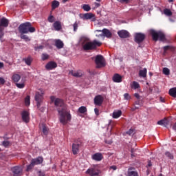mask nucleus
Returning a JSON list of instances; mask_svg holds the SVG:
<instances>
[{
    "label": "nucleus",
    "mask_w": 176,
    "mask_h": 176,
    "mask_svg": "<svg viewBox=\"0 0 176 176\" xmlns=\"http://www.w3.org/2000/svg\"><path fill=\"white\" fill-rule=\"evenodd\" d=\"M48 21L50 23H54V16H50L48 17Z\"/></svg>",
    "instance_id": "46"
},
{
    "label": "nucleus",
    "mask_w": 176,
    "mask_h": 176,
    "mask_svg": "<svg viewBox=\"0 0 176 176\" xmlns=\"http://www.w3.org/2000/svg\"><path fill=\"white\" fill-rule=\"evenodd\" d=\"M73 27H74V32H76V30H78V23H75L74 25H73Z\"/></svg>",
    "instance_id": "50"
},
{
    "label": "nucleus",
    "mask_w": 176,
    "mask_h": 176,
    "mask_svg": "<svg viewBox=\"0 0 176 176\" xmlns=\"http://www.w3.org/2000/svg\"><path fill=\"white\" fill-rule=\"evenodd\" d=\"M166 124V121L164 120H160L157 122V124L159 125H165Z\"/></svg>",
    "instance_id": "45"
},
{
    "label": "nucleus",
    "mask_w": 176,
    "mask_h": 176,
    "mask_svg": "<svg viewBox=\"0 0 176 176\" xmlns=\"http://www.w3.org/2000/svg\"><path fill=\"white\" fill-rule=\"evenodd\" d=\"M163 73L165 74V75H169L170 74V70L168 69V68H166V67H165V68H164V69H163Z\"/></svg>",
    "instance_id": "41"
},
{
    "label": "nucleus",
    "mask_w": 176,
    "mask_h": 176,
    "mask_svg": "<svg viewBox=\"0 0 176 176\" xmlns=\"http://www.w3.org/2000/svg\"><path fill=\"white\" fill-rule=\"evenodd\" d=\"M122 115V111L120 110H118V111H114L113 113V118L116 119L118 118Z\"/></svg>",
    "instance_id": "31"
},
{
    "label": "nucleus",
    "mask_w": 176,
    "mask_h": 176,
    "mask_svg": "<svg viewBox=\"0 0 176 176\" xmlns=\"http://www.w3.org/2000/svg\"><path fill=\"white\" fill-rule=\"evenodd\" d=\"M147 74V69L144 68L142 70H140L139 72V76L142 78H146Z\"/></svg>",
    "instance_id": "26"
},
{
    "label": "nucleus",
    "mask_w": 176,
    "mask_h": 176,
    "mask_svg": "<svg viewBox=\"0 0 176 176\" xmlns=\"http://www.w3.org/2000/svg\"><path fill=\"white\" fill-rule=\"evenodd\" d=\"M134 151H135V150H134V148H131V156L133 157V156H135L134 155Z\"/></svg>",
    "instance_id": "61"
},
{
    "label": "nucleus",
    "mask_w": 176,
    "mask_h": 176,
    "mask_svg": "<svg viewBox=\"0 0 176 176\" xmlns=\"http://www.w3.org/2000/svg\"><path fill=\"white\" fill-rule=\"evenodd\" d=\"M171 48L170 46H165L164 47V52H166L167 50H170Z\"/></svg>",
    "instance_id": "56"
},
{
    "label": "nucleus",
    "mask_w": 176,
    "mask_h": 176,
    "mask_svg": "<svg viewBox=\"0 0 176 176\" xmlns=\"http://www.w3.org/2000/svg\"><path fill=\"white\" fill-rule=\"evenodd\" d=\"M78 112L80 113H85L87 112V108L86 107L82 106L78 108Z\"/></svg>",
    "instance_id": "34"
},
{
    "label": "nucleus",
    "mask_w": 176,
    "mask_h": 176,
    "mask_svg": "<svg viewBox=\"0 0 176 176\" xmlns=\"http://www.w3.org/2000/svg\"><path fill=\"white\" fill-rule=\"evenodd\" d=\"M113 81L115 82H122V76L118 74H114L113 76Z\"/></svg>",
    "instance_id": "23"
},
{
    "label": "nucleus",
    "mask_w": 176,
    "mask_h": 176,
    "mask_svg": "<svg viewBox=\"0 0 176 176\" xmlns=\"http://www.w3.org/2000/svg\"><path fill=\"white\" fill-rule=\"evenodd\" d=\"M0 26L7 28L9 26V21L6 18L3 17L0 20Z\"/></svg>",
    "instance_id": "19"
},
{
    "label": "nucleus",
    "mask_w": 176,
    "mask_h": 176,
    "mask_svg": "<svg viewBox=\"0 0 176 176\" xmlns=\"http://www.w3.org/2000/svg\"><path fill=\"white\" fill-rule=\"evenodd\" d=\"M133 170H135V168L133 167H130L128 169V172H127L128 176H138V172H136Z\"/></svg>",
    "instance_id": "20"
},
{
    "label": "nucleus",
    "mask_w": 176,
    "mask_h": 176,
    "mask_svg": "<svg viewBox=\"0 0 176 176\" xmlns=\"http://www.w3.org/2000/svg\"><path fill=\"white\" fill-rule=\"evenodd\" d=\"M0 32H4L3 26H0Z\"/></svg>",
    "instance_id": "59"
},
{
    "label": "nucleus",
    "mask_w": 176,
    "mask_h": 176,
    "mask_svg": "<svg viewBox=\"0 0 176 176\" xmlns=\"http://www.w3.org/2000/svg\"><path fill=\"white\" fill-rule=\"evenodd\" d=\"M10 144V142L9 141H3L2 142V145L5 147L9 146Z\"/></svg>",
    "instance_id": "42"
},
{
    "label": "nucleus",
    "mask_w": 176,
    "mask_h": 176,
    "mask_svg": "<svg viewBox=\"0 0 176 176\" xmlns=\"http://www.w3.org/2000/svg\"><path fill=\"white\" fill-rule=\"evenodd\" d=\"M20 38L23 40H24L25 42H30L31 41V38L25 34H20Z\"/></svg>",
    "instance_id": "27"
},
{
    "label": "nucleus",
    "mask_w": 176,
    "mask_h": 176,
    "mask_svg": "<svg viewBox=\"0 0 176 176\" xmlns=\"http://www.w3.org/2000/svg\"><path fill=\"white\" fill-rule=\"evenodd\" d=\"M42 131L44 135H48L49 133V129L45 124H42Z\"/></svg>",
    "instance_id": "33"
},
{
    "label": "nucleus",
    "mask_w": 176,
    "mask_h": 176,
    "mask_svg": "<svg viewBox=\"0 0 176 176\" xmlns=\"http://www.w3.org/2000/svg\"><path fill=\"white\" fill-rule=\"evenodd\" d=\"M57 49H63L64 47V43L60 39L55 40V45Z\"/></svg>",
    "instance_id": "21"
},
{
    "label": "nucleus",
    "mask_w": 176,
    "mask_h": 176,
    "mask_svg": "<svg viewBox=\"0 0 176 176\" xmlns=\"http://www.w3.org/2000/svg\"><path fill=\"white\" fill-rule=\"evenodd\" d=\"M70 74H72L73 76L76 78H80L82 77V72H76V71H72L69 72Z\"/></svg>",
    "instance_id": "25"
},
{
    "label": "nucleus",
    "mask_w": 176,
    "mask_h": 176,
    "mask_svg": "<svg viewBox=\"0 0 176 176\" xmlns=\"http://www.w3.org/2000/svg\"><path fill=\"white\" fill-rule=\"evenodd\" d=\"M53 27L56 31H60L62 30V25L60 21H55L53 24Z\"/></svg>",
    "instance_id": "22"
},
{
    "label": "nucleus",
    "mask_w": 176,
    "mask_h": 176,
    "mask_svg": "<svg viewBox=\"0 0 176 176\" xmlns=\"http://www.w3.org/2000/svg\"><path fill=\"white\" fill-rule=\"evenodd\" d=\"M38 176H45V172L42 171V170H39L38 171Z\"/></svg>",
    "instance_id": "51"
},
{
    "label": "nucleus",
    "mask_w": 176,
    "mask_h": 176,
    "mask_svg": "<svg viewBox=\"0 0 176 176\" xmlns=\"http://www.w3.org/2000/svg\"><path fill=\"white\" fill-rule=\"evenodd\" d=\"M60 6V2L54 0L52 2V10H54Z\"/></svg>",
    "instance_id": "24"
},
{
    "label": "nucleus",
    "mask_w": 176,
    "mask_h": 176,
    "mask_svg": "<svg viewBox=\"0 0 176 176\" xmlns=\"http://www.w3.org/2000/svg\"><path fill=\"white\" fill-rule=\"evenodd\" d=\"M80 18L84 21L91 20V21H96V14L89 12L85 14H80Z\"/></svg>",
    "instance_id": "7"
},
{
    "label": "nucleus",
    "mask_w": 176,
    "mask_h": 176,
    "mask_svg": "<svg viewBox=\"0 0 176 176\" xmlns=\"http://www.w3.org/2000/svg\"><path fill=\"white\" fill-rule=\"evenodd\" d=\"M150 34L152 36L153 40L157 41L158 40L164 41L166 39L165 35L162 32H156L154 30H150Z\"/></svg>",
    "instance_id": "4"
},
{
    "label": "nucleus",
    "mask_w": 176,
    "mask_h": 176,
    "mask_svg": "<svg viewBox=\"0 0 176 176\" xmlns=\"http://www.w3.org/2000/svg\"><path fill=\"white\" fill-rule=\"evenodd\" d=\"M118 2L121 3H128L130 0H117Z\"/></svg>",
    "instance_id": "48"
},
{
    "label": "nucleus",
    "mask_w": 176,
    "mask_h": 176,
    "mask_svg": "<svg viewBox=\"0 0 176 176\" xmlns=\"http://www.w3.org/2000/svg\"><path fill=\"white\" fill-rule=\"evenodd\" d=\"M95 63L97 68H101L105 67V60L102 55H97L95 58Z\"/></svg>",
    "instance_id": "5"
},
{
    "label": "nucleus",
    "mask_w": 176,
    "mask_h": 176,
    "mask_svg": "<svg viewBox=\"0 0 176 176\" xmlns=\"http://www.w3.org/2000/svg\"><path fill=\"white\" fill-rule=\"evenodd\" d=\"M4 36V32H0V40L3 41V37Z\"/></svg>",
    "instance_id": "55"
},
{
    "label": "nucleus",
    "mask_w": 176,
    "mask_h": 176,
    "mask_svg": "<svg viewBox=\"0 0 176 176\" xmlns=\"http://www.w3.org/2000/svg\"><path fill=\"white\" fill-rule=\"evenodd\" d=\"M34 167H35V166L31 162L30 165L27 166L26 171H31V170L33 169Z\"/></svg>",
    "instance_id": "39"
},
{
    "label": "nucleus",
    "mask_w": 176,
    "mask_h": 176,
    "mask_svg": "<svg viewBox=\"0 0 176 176\" xmlns=\"http://www.w3.org/2000/svg\"><path fill=\"white\" fill-rule=\"evenodd\" d=\"M23 60L25 63L26 65L30 66L32 63V58L30 56H28L27 58H23Z\"/></svg>",
    "instance_id": "28"
},
{
    "label": "nucleus",
    "mask_w": 176,
    "mask_h": 176,
    "mask_svg": "<svg viewBox=\"0 0 176 176\" xmlns=\"http://www.w3.org/2000/svg\"><path fill=\"white\" fill-rule=\"evenodd\" d=\"M164 13L168 16H170L173 14L172 12L169 9H165L164 10Z\"/></svg>",
    "instance_id": "38"
},
{
    "label": "nucleus",
    "mask_w": 176,
    "mask_h": 176,
    "mask_svg": "<svg viewBox=\"0 0 176 176\" xmlns=\"http://www.w3.org/2000/svg\"><path fill=\"white\" fill-rule=\"evenodd\" d=\"M145 35L142 33H135L134 36V41L135 43L140 44L145 39Z\"/></svg>",
    "instance_id": "8"
},
{
    "label": "nucleus",
    "mask_w": 176,
    "mask_h": 176,
    "mask_svg": "<svg viewBox=\"0 0 176 176\" xmlns=\"http://www.w3.org/2000/svg\"><path fill=\"white\" fill-rule=\"evenodd\" d=\"M58 67V65L54 61H50L45 65V69L47 70H52Z\"/></svg>",
    "instance_id": "13"
},
{
    "label": "nucleus",
    "mask_w": 176,
    "mask_h": 176,
    "mask_svg": "<svg viewBox=\"0 0 176 176\" xmlns=\"http://www.w3.org/2000/svg\"><path fill=\"white\" fill-rule=\"evenodd\" d=\"M139 109V107L135 106L134 107L131 108V111H135L136 109Z\"/></svg>",
    "instance_id": "58"
},
{
    "label": "nucleus",
    "mask_w": 176,
    "mask_h": 176,
    "mask_svg": "<svg viewBox=\"0 0 176 176\" xmlns=\"http://www.w3.org/2000/svg\"><path fill=\"white\" fill-rule=\"evenodd\" d=\"M50 58V56L47 54H42V60H46Z\"/></svg>",
    "instance_id": "40"
},
{
    "label": "nucleus",
    "mask_w": 176,
    "mask_h": 176,
    "mask_svg": "<svg viewBox=\"0 0 176 176\" xmlns=\"http://www.w3.org/2000/svg\"><path fill=\"white\" fill-rule=\"evenodd\" d=\"M18 31L20 34H28L29 32L34 33L36 32V28L32 27L30 22H26L21 23L18 27Z\"/></svg>",
    "instance_id": "3"
},
{
    "label": "nucleus",
    "mask_w": 176,
    "mask_h": 176,
    "mask_svg": "<svg viewBox=\"0 0 176 176\" xmlns=\"http://www.w3.org/2000/svg\"><path fill=\"white\" fill-rule=\"evenodd\" d=\"M124 98L126 100H129L131 98V97L130 96V95L128 93H126L124 94Z\"/></svg>",
    "instance_id": "43"
},
{
    "label": "nucleus",
    "mask_w": 176,
    "mask_h": 176,
    "mask_svg": "<svg viewBox=\"0 0 176 176\" xmlns=\"http://www.w3.org/2000/svg\"><path fill=\"white\" fill-rule=\"evenodd\" d=\"M44 93L43 91H36L35 94V101L36 102V106L38 109H40L41 106V102L43 100Z\"/></svg>",
    "instance_id": "6"
},
{
    "label": "nucleus",
    "mask_w": 176,
    "mask_h": 176,
    "mask_svg": "<svg viewBox=\"0 0 176 176\" xmlns=\"http://www.w3.org/2000/svg\"><path fill=\"white\" fill-rule=\"evenodd\" d=\"M11 171L14 175H20L23 173V169L20 166H14L11 168Z\"/></svg>",
    "instance_id": "15"
},
{
    "label": "nucleus",
    "mask_w": 176,
    "mask_h": 176,
    "mask_svg": "<svg viewBox=\"0 0 176 176\" xmlns=\"http://www.w3.org/2000/svg\"><path fill=\"white\" fill-rule=\"evenodd\" d=\"M134 105H140L141 106V100H138L134 102Z\"/></svg>",
    "instance_id": "53"
},
{
    "label": "nucleus",
    "mask_w": 176,
    "mask_h": 176,
    "mask_svg": "<svg viewBox=\"0 0 176 176\" xmlns=\"http://www.w3.org/2000/svg\"><path fill=\"white\" fill-rule=\"evenodd\" d=\"M94 111L96 116H99L100 115V110H98V109L95 108L94 109Z\"/></svg>",
    "instance_id": "54"
},
{
    "label": "nucleus",
    "mask_w": 176,
    "mask_h": 176,
    "mask_svg": "<svg viewBox=\"0 0 176 176\" xmlns=\"http://www.w3.org/2000/svg\"><path fill=\"white\" fill-rule=\"evenodd\" d=\"M173 129L176 131V122L173 124Z\"/></svg>",
    "instance_id": "63"
},
{
    "label": "nucleus",
    "mask_w": 176,
    "mask_h": 176,
    "mask_svg": "<svg viewBox=\"0 0 176 176\" xmlns=\"http://www.w3.org/2000/svg\"><path fill=\"white\" fill-rule=\"evenodd\" d=\"M131 87L133 89H137L138 88H140V85L138 82H135V81H133L132 82V84H131Z\"/></svg>",
    "instance_id": "32"
},
{
    "label": "nucleus",
    "mask_w": 176,
    "mask_h": 176,
    "mask_svg": "<svg viewBox=\"0 0 176 176\" xmlns=\"http://www.w3.org/2000/svg\"><path fill=\"white\" fill-rule=\"evenodd\" d=\"M160 101L164 102L165 100L163 98L160 97Z\"/></svg>",
    "instance_id": "64"
},
{
    "label": "nucleus",
    "mask_w": 176,
    "mask_h": 176,
    "mask_svg": "<svg viewBox=\"0 0 176 176\" xmlns=\"http://www.w3.org/2000/svg\"><path fill=\"white\" fill-rule=\"evenodd\" d=\"M166 156H167L168 157H169L170 159H173V156L172 155V154L169 152H166L165 153Z\"/></svg>",
    "instance_id": "49"
},
{
    "label": "nucleus",
    "mask_w": 176,
    "mask_h": 176,
    "mask_svg": "<svg viewBox=\"0 0 176 176\" xmlns=\"http://www.w3.org/2000/svg\"><path fill=\"white\" fill-rule=\"evenodd\" d=\"M30 96H27L25 98V104L26 106H29L30 105Z\"/></svg>",
    "instance_id": "35"
},
{
    "label": "nucleus",
    "mask_w": 176,
    "mask_h": 176,
    "mask_svg": "<svg viewBox=\"0 0 176 176\" xmlns=\"http://www.w3.org/2000/svg\"><path fill=\"white\" fill-rule=\"evenodd\" d=\"M134 130L132 129H130L129 131L126 132V133L129 135H131L133 133Z\"/></svg>",
    "instance_id": "47"
},
{
    "label": "nucleus",
    "mask_w": 176,
    "mask_h": 176,
    "mask_svg": "<svg viewBox=\"0 0 176 176\" xmlns=\"http://www.w3.org/2000/svg\"><path fill=\"white\" fill-rule=\"evenodd\" d=\"M6 82V80L3 78L0 77V85H4Z\"/></svg>",
    "instance_id": "44"
},
{
    "label": "nucleus",
    "mask_w": 176,
    "mask_h": 176,
    "mask_svg": "<svg viewBox=\"0 0 176 176\" xmlns=\"http://www.w3.org/2000/svg\"><path fill=\"white\" fill-rule=\"evenodd\" d=\"M103 34L96 35V36H105L108 38H111L112 34L108 29H103L102 30Z\"/></svg>",
    "instance_id": "14"
},
{
    "label": "nucleus",
    "mask_w": 176,
    "mask_h": 176,
    "mask_svg": "<svg viewBox=\"0 0 176 176\" xmlns=\"http://www.w3.org/2000/svg\"><path fill=\"white\" fill-rule=\"evenodd\" d=\"M16 86L19 89H23L25 87V81H23L21 83H16Z\"/></svg>",
    "instance_id": "36"
},
{
    "label": "nucleus",
    "mask_w": 176,
    "mask_h": 176,
    "mask_svg": "<svg viewBox=\"0 0 176 176\" xmlns=\"http://www.w3.org/2000/svg\"><path fill=\"white\" fill-rule=\"evenodd\" d=\"M3 67H4V63L0 62V69H2V68H3Z\"/></svg>",
    "instance_id": "60"
},
{
    "label": "nucleus",
    "mask_w": 176,
    "mask_h": 176,
    "mask_svg": "<svg viewBox=\"0 0 176 176\" xmlns=\"http://www.w3.org/2000/svg\"><path fill=\"white\" fill-rule=\"evenodd\" d=\"M80 148V144L74 143L72 144V153H73V154L74 155L78 154V153L79 152V148Z\"/></svg>",
    "instance_id": "18"
},
{
    "label": "nucleus",
    "mask_w": 176,
    "mask_h": 176,
    "mask_svg": "<svg viewBox=\"0 0 176 176\" xmlns=\"http://www.w3.org/2000/svg\"><path fill=\"white\" fill-rule=\"evenodd\" d=\"M50 100L52 102L54 103V105L56 107H60L57 109L60 116V122L62 123L63 125L67 124L68 122L71 121L72 117L71 116L69 111L67 109V106L64 103V100L60 98H56L54 96L50 97Z\"/></svg>",
    "instance_id": "1"
},
{
    "label": "nucleus",
    "mask_w": 176,
    "mask_h": 176,
    "mask_svg": "<svg viewBox=\"0 0 176 176\" xmlns=\"http://www.w3.org/2000/svg\"><path fill=\"white\" fill-rule=\"evenodd\" d=\"M169 95L173 98H176V87L172 88L169 90Z\"/></svg>",
    "instance_id": "30"
},
{
    "label": "nucleus",
    "mask_w": 176,
    "mask_h": 176,
    "mask_svg": "<svg viewBox=\"0 0 176 176\" xmlns=\"http://www.w3.org/2000/svg\"><path fill=\"white\" fill-rule=\"evenodd\" d=\"M30 114L28 111H23L21 112V118L23 122L25 123H29L30 121Z\"/></svg>",
    "instance_id": "11"
},
{
    "label": "nucleus",
    "mask_w": 176,
    "mask_h": 176,
    "mask_svg": "<svg viewBox=\"0 0 176 176\" xmlns=\"http://www.w3.org/2000/svg\"><path fill=\"white\" fill-rule=\"evenodd\" d=\"M102 45V43L94 40L93 42H87V38H82V48L85 51H90L97 49V47H100Z\"/></svg>",
    "instance_id": "2"
},
{
    "label": "nucleus",
    "mask_w": 176,
    "mask_h": 176,
    "mask_svg": "<svg viewBox=\"0 0 176 176\" xmlns=\"http://www.w3.org/2000/svg\"><path fill=\"white\" fill-rule=\"evenodd\" d=\"M104 158L101 153H96L92 155V159L95 161H101Z\"/></svg>",
    "instance_id": "17"
},
{
    "label": "nucleus",
    "mask_w": 176,
    "mask_h": 176,
    "mask_svg": "<svg viewBox=\"0 0 176 176\" xmlns=\"http://www.w3.org/2000/svg\"><path fill=\"white\" fill-rule=\"evenodd\" d=\"M94 102L96 106H102L104 102V97L101 95L96 96L94 99Z\"/></svg>",
    "instance_id": "9"
},
{
    "label": "nucleus",
    "mask_w": 176,
    "mask_h": 176,
    "mask_svg": "<svg viewBox=\"0 0 176 176\" xmlns=\"http://www.w3.org/2000/svg\"><path fill=\"white\" fill-rule=\"evenodd\" d=\"M43 45H39V46H37V47H34V50H36V51H38V50H42V49H43Z\"/></svg>",
    "instance_id": "52"
},
{
    "label": "nucleus",
    "mask_w": 176,
    "mask_h": 176,
    "mask_svg": "<svg viewBox=\"0 0 176 176\" xmlns=\"http://www.w3.org/2000/svg\"><path fill=\"white\" fill-rule=\"evenodd\" d=\"M110 168H112V170H116L117 167L116 166H111Z\"/></svg>",
    "instance_id": "62"
},
{
    "label": "nucleus",
    "mask_w": 176,
    "mask_h": 176,
    "mask_svg": "<svg viewBox=\"0 0 176 176\" xmlns=\"http://www.w3.org/2000/svg\"><path fill=\"white\" fill-rule=\"evenodd\" d=\"M86 174H88L90 176H98L100 174V172L98 169L96 168H90L87 170Z\"/></svg>",
    "instance_id": "10"
},
{
    "label": "nucleus",
    "mask_w": 176,
    "mask_h": 176,
    "mask_svg": "<svg viewBox=\"0 0 176 176\" xmlns=\"http://www.w3.org/2000/svg\"><path fill=\"white\" fill-rule=\"evenodd\" d=\"M84 11L85 12H89L91 10V8L90 7V6L89 5H83L82 8Z\"/></svg>",
    "instance_id": "37"
},
{
    "label": "nucleus",
    "mask_w": 176,
    "mask_h": 176,
    "mask_svg": "<svg viewBox=\"0 0 176 176\" xmlns=\"http://www.w3.org/2000/svg\"><path fill=\"white\" fill-rule=\"evenodd\" d=\"M43 162V157H38L35 159H32L31 163L34 164V166H38V164H42Z\"/></svg>",
    "instance_id": "16"
},
{
    "label": "nucleus",
    "mask_w": 176,
    "mask_h": 176,
    "mask_svg": "<svg viewBox=\"0 0 176 176\" xmlns=\"http://www.w3.org/2000/svg\"><path fill=\"white\" fill-rule=\"evenodd\" d=\"M12 78L14 82H18L21 80V77L19 74H14L12 76Z\"/></svg>",
    "instance_id": "29"
},
{
    "label": "nucleus",
    "mask_w": 176,
    "mask_h": 176,
    "mask_svg": "<svg viewBox=\"0 0 176 176\" xmlns=\"http://www.w3.org/2000/svg\"><path fill=\"white\" fill-rule=\"evenodd\" d=\"M118 34L121 38H126L130 37L129 32L124 30L118 31Z\"/></svg>",
    "instance_id": "12"
},
{
    "label": "nucleus",
    "mask_w": 176,
    "mask_h": 176,
    "mask_svg": "<svg viewBox=\"0 0 176 176\" xmlns=\"http://www.w3.org/2000/svg\"><path fill=\"white\" fill-rule=\"evenodd\" d=\"M134 96L138 99V100H140V96L138 94H137V93H135V94H134Z\"/></svg>",
    "instance_id": "57"
}]
</instances>
